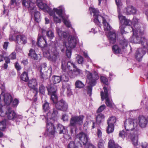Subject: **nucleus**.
I'll return each mask as SVG.
<instances>
[{
	"mask_svg": "<svg viewBox=\"0 0 148 148\" xmlns=\"http://www.w3.org/2000/svg\"><path fill=\"white\" fill-rule=\"evenodd\" d=\"M35 53V52L34 50L31 49L29 51V53L28 54V56H29L32 57Z\"/></svg>",
	"mask_w": 148,
	"mask_h": 148,
	"instance_id": "e2e57ef3",
	"label": "nucleus"
},
{
	"mask_svg": "<svg viewBox=\"0 0 148 148\" xmlns=\"http://www.w3.org/2000/svg\"><path fill=\"white\" fill-rule=\"evenodd\" d=\"M106 108V106L104 104L101 106L98 109L97 111V113H99L102 112Z\"/></svg>",
	"mask_w": 148,
	"mask_h": 148,
	"instance_id": "5fc2aeb1",
	"label": "nucleus"
},
{
	"mask_svg": "<svg viewBox=\"0 0 148 148\" xmlns=\"http://www.w3.org/2000/svg\"><path fill=\"white\" fill-rule=\"evenodd\" d=\"M119 18L121 23H123L125 19H126L125 16H123L119 14Z\"/></svg>",
	"mask_w": 148,
	"mask_h": 148,
	"instance_id": "8fccbe9b",
	"label": "nucleus"
},
{
	"mask_svg": "<svg viewBox=\"0 0 148 148\" xmlns=\"http://www.w3.org/2000/svg\"><path fill=\"white\" fill-rule=\"evenodd\" d=\"M116 121V119L115 117L112 116L110 117L107 120V124L110 125L114 126V124Z\"/></svg>",
	"mask_w": 148,
	"mask_h": 148,
	"instance_id": "2f4dec72",
	"label": "nucleus"
},
{
	"mask_svg": "<svg viewBox=\"0 0 148 148\" xmlns=\"http://www.w3.org/2000/svg\"><path fill=\"white\" fill-rule=\"evenodd\" d=\"M84 118V116L82 115L75 116L72 117L70 121V126L73 127L76 131L77 126L83 124Z\"/></svg>",
	"mask_w": 148,
	"mask_h": 148,
	"instance_id": "9d476101",
	"label": "nucleus"
},
{
	"mask_svg": "<svg viewBox=\"0 0 148 148\" xmlns=\"http://www.w3.org/2000/svg\"><path fill=\"white\" fill-rule=\"evenodd\" d=\"M63 21L64 24L68 27L71 26V25L70 22L68 21L64 18H63Z\"/></svg>",
	"mask_w": 148,
	"mask_h": 148,
	"instance_id": "603ef678",
	"label": "nucleus"
},
{
	"mask_svg": "<svg viewBox=\"0 0 148 148\" xmlns=\"http://www.w3.org/2000/svg\"><path fill=\"white\" fill-rule=\"evenodd\" d=\"M67 95L68 96H69L72 95V92L70 88L68 86L67 88Z\"/></svg>",
	"mask_w": 148,
	"mask_h": 148,
	"instance_id": "0e129e2a",
	"label": "nucleus"
},
{
	"mask_svg": "<svg viewBox=\"0 0 148 148\" xmlns=\"http://www.w3.org/2000/svg\"><path fill=\"white\" fill-rule=\"evenodd\" d=\"M77 141L75 140L74 141H71L70 142L67 146L68 148H77L79 146V144L76 143Z\"/></svg>",
	"mask_w": 148,
	"mask_h": 148,
	"instance_id": "c85d7f7f",
	"label": "nucleus"
},
{
	"mask_svg": "<svg viewBox=\"0 0 148 148\" xmlns=\"http://www.w3.org/2000/svg\"><path fill=\"white\" fill-rule=\"evenodd\" d=\"M124 125L125 128L127 131H129L132 134H134L132 131L134 130L136 132L134 134H137V131L138 123L136 119H126L124 122Z\"/></svg>",
	"mask_w": 148,
	"mask_h": 148,
	"instance_id": "1a4fd4ad",
	"label": "nucleus"
},
{
	"mask_svg": "<svg viewBox=\"0 0 148 148\" xmlns=\"http://www.w3.org/2000/svg\"><path fill=\"white\" fill-rule=\"evenodd\" d=\"M61 119L63 121H67L68 120V116L66 114H63L62 115Z\"/></svg>",
	"mask_w": 148,
	"mask_h": 148,
	"instance_id": "052dcab7",
	"label": "nucleus"
},
{
	"mask_svg": "<svg viewBox=\"0 0 148 148\" xmlns=\"http://www.w3.org/2000/svg\"><path fill=\"white\" fill-rule=\"evenodd\" d=\"M46 31L43 29H42V34H38L37 42L36 43L37 45L42 48L44 57H46Z\"/></svg>",
	"mask_w": 148,
	"mask_h": 148,
	"instance_id": "0eeeda50",
	"label": "nucleus"
},
{
	"mask_svg": "<svg viewBox=\"0 0 148 148\" xmlns=\"http://www.w3.org/2000/svg\"><path fill=\"white\" fill-rule=\"evenodd\" d=\"M107 36L110 43L114 44L115 42L116 39V35L115 31H113L109 32Z\"/></svg>",
	"mask_w": 148,
	"mask_h": 148,
	"instance_id": "a211bd4d",
	"label": "nucleus"
},
{
	"mask_svg": "<svg viewBox=\"0 0 148 148\" xmlns=\"http://www.w3.org/2000/svg\"><path fill=\"white\" fill-rule=\"evenodd\" d=\"M55 104L56 108L58 110L63 111H66L68 108L67 103L63 99H61L58 101V100L55 103L53 102Z\"/></svg>",
	"mask_w": 148,
	"mask_h": 148,
	"instance_id": "f8f14e48",
	"label": "nucleus"
},
{
	"mask_svg": "<svg viewBox=\"0 0 148 148\" xmlns=\"http://www.w3.org/2000/svg\"><path fill=\"white\" fill-rule=\"evenodd\" d=\"M60 7L61 8H60L59 9L54 8L53 10L56 12L57 14L60 17L63 19V18H64L62 15L63 9L62 8V6Z\"/></svg>",
	"mask_w": 148,
	"mask_h": 148,
	"instance_id": "473e14b6",
	"label": "nucleus"
},
{
	"mask_svg": "<svg viewBox=\"0 0 148 148\" xmlns=\"http://www.w3.org/2000/svg\"><path fill=\"white\" fill-rule=\"evenodd\" d=\"M104 141L102 140H100L98 143V146L99 148H104Z\"/></svg>",
	"mask_w": 148,
	"mask_h": 148,
	"instance_id": "3c124183",
	"label": "nucleus"
},
{
	"mask_svg": "<svg viewBox=\"0 0 148 148\" xmlns=\"http://www.w3.org/2000/svg\"><path fill=\"white\" fill-rule=\"evenodd\" d=\"M90 13H93L94 18V21L97 25H99L100 22L99 21V19L101 18L103 20V23L104 25L105 31H109L111 30V27L107 22L106 20L103 17L99 15V11L94 8H89Z\"/></svg>",
	"mask_w": 148,
	"mask_h": 148,
	"instance_id": "7ed1b4c3",
	"label": "nucleus"
},
{
	"mask_svg": "<svg viewBox=\"0 0 148 148\" xmlns=\"http://www.w3.org/2000/svg\"><path fill=\"white\" fill-rule=\"evenodd\" d=\"M48 95L51 96V99L53 102H56L58 97L57 94V88L55 85L51 86L50 88L47 89Z\"/></svg>",
	"mask_w": 148,
	"mask_h": 148,
	"instance_id": "ddd939ff",
	"label": "nucleus"
},
{
	"mask_svg": "<svg viewBox=\"0 0 148 148\" xmlns=\"http://www.w3.org/2000/svg\"><path fill=\"white\" fill-rule=\"evenodd\" d=\"M86 74L87 79L89 80L90 84L87 86V93L90 96L92 95V87L95 86L97 81L99 79V76L97 72L94 71L92 73L86 71Z\"/></svg>",
	"mask_w": 148,
	"mask_h": 148,
	"instance_id": "f03ea898",
	"label": "nucleus"
},
{
	"mask_svg": "<svg viewBox=\"0 0 148 148\" xmlns=\"http://www.w3.org/2000/svg\"><path fill=\"white\" fill-rule=\"evenodd\" d=\"M19 100L15 98L12 102V106L14 107H16L19 103Z\"/></svg>",
	"mask_w": 148,
	"mask_h": 148,
	"instance_id": "49530a36",
	"label": "nucleus"
},
{
	"mask_svg": "<svg viewBox=\"0 0 148 148\" xmlns=\"http://www.w3.org/2000/svg\"><path fill=\"white\" fill-rule=\"evenodd\" d=\"M16 42L18 44H25L27 42V39L25 37L22 35H18L16 36Z\"/></svg>",
	"mask_w": 148,
	"mask_h": 148,
	"instance_id": "aec40b11",
	"label": "nucleus"
},
{
	"mask_svg": "<svg viewBox=\"0 0 148 148\" xmlns=\"http://www.w3.org/2000/svg\"><path fill=\"white\" fill-rule=\"evenodd\" d=\"M108 125V126L106 130L108 134H109L110 133L112 132L114 130V126L110 125L109 124Z\"/></svg>",
	"mask_w": 148,
	"mask_h": 148,
	"instance_id": "4c0bfd02",
	"label": "nucleus"
},
{
	"mask_svg": "<svg viewBox=\"0 0 148 148\" xmlns=\"http://www.w3.org/2000/svg\"><path fill=\"white\" fill-rule=\"evenodd\" d=\"M58 54V53L56 51L53 52H51V54L49 52L47 51V58L51 61H55Z\"/></svg>",
	"mask_w": 148,
	"mask_h": 148,
	"instance_id": "6ab92c4d",
	"label": "nucleus"
},
{
	"mask_svg": "<svg viewBox=\"0 0 148 148\" xmlns=\"http://www.w3.org/2000/svg\"><path fill=\"white\" fill-rule=\"evenodd\" d=\"M23 6L28 8L32 16L34 15V20L37 23L40 21V15L39 12L36 10V8L34 4L32 2V0H22Z\"/></svg>",
	"mask_w": 148,
	"mask_h": 148,
	"instance_id": "f257e3e1",
	"label": "nucleus"
},
{
	"mask_svg": "<svg viewBox=\"0 0 148 148\" xmlns=\"http://www.w3.org/2000/svg\"><path fill=\"white\" fill-rule=\"evenodd\" d=\"M66 54L68 58H70L71 56V52L70 50L67 49L66 50Z\"/></svg>",
	"mask_w": 148,
	"mask_h": 148,
	"instance_id": "69168bd1",
	"label": "nucleus"
},
{
	"mask_svg": "<svg viewBox=\"0 0 148 148\" xmlns=\"http://www.w3.org/2000/svg\"><path fill=\"white\" fill-rule=\"evenodd\" d=\"M1 96L3 97V101L8 106L13 101V98L11 95L9 93L7 92Z\"/></svg>",
	"mask_w": 148,
	"mask_h": 148,
	"instance_id": "dca6fc26",
	"label": "nucleus"
},
{
	"mask_svg": "<svg viewBox=\"0 0 148 148\" xmlns=\"http://www.w3.org/2000/svg\"><path fill=\"white\" fill-rule=\"evenodd\" d=\"M119 136L123 139L125 138L126 139H130L134 146H136L138 145V135L136 134H132L125 129L120 131Z\"/></svg>",
	"mask_w": 148,
	"mask_h": 148,
	"instance_id": "6e6552de",
	"label": "nucleus"
},
{
	"mask_svg": "<svg viewBox=\"0 0 148 148\" xmlns=\"http://www.w3.org/2000/svg\"><path fill=\"white\" fill-rule=\"evenodd\" d=\"M104 92L102 91L101 92V96L102 101L106 99L105 103L106 105L110 108H112L114 105L112 99L110 88L109 86L103 87Z\"/></svg>",
	"mask_w": 148,
	"mask_h": 148,
	"instance_id": "423d86ee",
	"label": "nucleus"
},
{
	"mask_svg": "<svg viewBox=\"0 0 148 148\" xmlns=\"http://www.w3.org/2000/svg\"><path fill=\"white\" fill-rule=\"evenodd\" d=\"M75 86L76 88H81L84 86V84L80 80H77L75 82Z\"/></svg>",
	"mask_w": 148,
	"mask_h": 148,
	"instance_id": "72a5a7b5",
	"label": "nucleus"
},
{
	"mask_svg": "<svg viewBox=\"0 0 148 148\" xmlns=\"http://www.w3.org/2000/svg\"><path fill=\"white\" fill-rule=\"evenodd\" d=\"M6 127V124L4 121H2L0 122V130H4Z\"/></svg>",
	"mask_w": 148,
	"mask_h": 148,
	"instance_id": "a19ab883",
	"label": "nucleus"
},
{
	"mask_svg": "<svg viewBox=\"0 0 148 148\" xmlns=\"http://www.w3.org/2000/svg\"><path fill=\"white\" fill-rule=\"evenodd\" d=\"M65 64L66 63L65 61H62V70L65 71L66 70V68H65Z\"/></svg>",
	"mask_w": 148,
	"mask_h": 148,
	"instance_id": "338daca9",
	"label": "nucleus"
},
{
	"mask_svg": "<svg viewBox=\"0 0 148 148\" xmlns=\"http://www.w3.org/2000/svg\"><path fill=\"white\" fill-rule=\"evenodd\" d=\"M3 8L4 10L3 12V15H5V16H8V13L9 12V10H8V9H6L4 5H3Z\"/></svg>",
	"mask_w": 148,
	"mask_h": 148,
	"instance_id": "13d9d810",
	"label": "nucleus"
},
{
	"mask_svg": "<svg viewBox=\"0 0 148 148\" xmlns=\"http://www.w3.org/2000/svg\"><path fill=\"white\" fill-rule=\"evenodd\" d=\"M45 66L43 67V68H42V67L41 66H40L38 68V69L40 70V77L41 78H42L43 80L44 79V77H45V75L43 73V72H44L43 71L42 72V70H43V69H44V70H45Z\"/></svg>",
	"mask_w": 148,
	"mask_h": 148,
	"instance_id": "ea45409f",
	"label": "nucleus"
},
{
	"mask_svg": "<svg viewBox=\"0 0 148 148\" xmlns=\"http://www.w3.org/2000/svg\"><path fill=\"white\" fill-rule=\"evenodd\" d=\"M14 66L15 69L18 71H20L21 69V67L18 62H15L14 64Z\"/></svg>",
	"mask_w": 148,
	"mask_h": 148,
	"instance_id": "864d4df0",
	"label": "nucleus"
},
{
	"mask_svg": "<svg viewBox=\"0 0 148 148\" xmlns=\"http://www.w3.org/2000/svg\"><path fill=\"white\" fill-rule=\"evenodd\" d=\"M58 112L56 110L53 109L52 113L49 111L47 114V131L52 135L54 134L56 132L53 124L51 122H48L47 120L49 119L52 120L53 121L55 120Z\"/></svg>",
	"mask_w": 148,
	"mask_h": 148,
	"instance_id": "39448f33",
	"label": "nucleus"
},
{
	"mask_svg": "<svg viewBox=\"0 0 148 148\" xmlns=\"http://www.w3.org/2000/svg\"><path fill=\"white\" fill-rule=\"evenodd\" d=\"M121 47L122 49H124L125 47L127 46L128 45V42L125 39L121 41L120 43Z\"/></svg>",
	"mask_w": 148,
	"mask_h": 148,
	"instance_id": "58836bf2",
	"label": "nucleus"
},
{
	"mask_svg": "<svg viewBox=\"0 0 148 148\" xmlns=\"http://www.w3.org/2000/svg\"><path fill=\"white\" fill-rule=\"evenodd\" d=\"M36 4L40 8L46 10V4L44 3L41 0H36Z\"/></svg>",
	"mask_w": 148,
	"mask_h": 148,
	"instance_id": "5701e85b",
	"label": "nucleus"
},
{
	"mask_svg": "<svg viewBox=\"0 0 148 148\" xmlns=\"http://www.w3.org/2000/svg\"><path fill=\"white\" fill-rule=\"evenodd\" d=\"M0 90L1 91V93L0 95V97L1 99V96L4 93H5L6 91L5 87L4 84H2L1 86L0 87Z\"/></svg>",
	"mask_w": 148,
	"mask_h": 148,
	"instance_id": "c03bdc74",
	"label": "nucleus"
},
{
	"mask_svg": "<svg viewBox=\"0 0 148 148\" xmlns=\"http://www.w3.org/2000/svg\"><path fill=\"white\" fill-rule=\"evenodd\" d=\"M118 145L115 143L114 140H110L108 143V148H115Z\"/></svg>",
	"mask_w": 148,
	"mask_h": 148,
	"instance_id": "c9c22d12",
	"label": "nucleus"
},
{
	"mask_svg": "<svg viewBox=\"0 0 148 148\" xmlns=\"http://www.w3.org/2000/svg\"><path fill=\"white\" fill-rule=\"evenodd\" d=\"M39 90L40 93L44 95L45 93V87L44 86L41 85L39 87Z\"/></svg>",
	"mask_w": 148,
	"mask_h": 148,
	"instance_id": "de8ad7c7",
	"label": "nucleus"
},
{
	"mask_svg": "<svg viewBox=\"0 0 148 148\" xmlns=\"http://www.w3.org/2000/svg\"><path fill=\"white\" fill-rule=\"evenodd\" d=\"M146 52L142 48H139L136 51L135 54L136 59L139 61H140Z\"/></svg>",
	"mask_w": 148,
	"mask_h": 148,
	"instance_id": "f3484780",
	"label": "nucleus"
},
{
	"mask_svg": "<svg viewBox=\"0 0 148 148\" xmlns=\"http://www.w3.org/2000/svg\"><path fill=\"white\" fill-rule=\"evenodd\" d=\"M3 103V100L1 99L0 97V116L2 117L5 116L10 120H15L16 114L14 111L12 110L9 106L6 107L5 111H3L2 108Z\"/></svg>",
	"mask_w": 148,
	"mask_h": 148,
	"instance_id": "20e7f679",
	"label": "nucleus"
},
{
	"mask_svg": "<svg viewBox=\"0 0 148 148\" xmlns=\"http://www.w3.org/2000/svg\"><path fill=\"white\" fill-rule=\"evenodd\" d=\"M52 79L53 82L54 84L58 83L61 81L60 77L58 76H53Z\"/></svg>",
	"mask_w": 148,
	"mask_h": 148,
	"instance_id": "f704fd0d",
	"label": "nucleus"
},
{
	"mask_svg": "<svg viewBox=\"0 0 148 148\" xmlns=\"http://www.w3.org/2000/svg\"><path fill=\"white\" fill-rule=\"evenodd\" d=\"M127 15L134 14H136V10L132 5H129L126 7L124 10Z\"/></svg>",
	"mask_w": 148,
	"mask_h": 148,
	"instance_id": "412c9836",
	"label": "nucleus"
},
{
	"mask_svg": "<svg viewBox=\"0 0 148 148\" xmlns=\"http://www.w3.org/2000/svg\"><path fill=\"white\" fill-rule=\"evenodd\" d=\"M53 20L56 23H61V19L59 18L57 16H53Z\"/></svg>",
	"mask_w": 148,
	"mask_h": 148,
	"instance_id": "4d7b16f0",
	"label": "nucleus"
},
{
	"mask_svg": "<svg viewBox=\"0 0 148 148\" xmlns=\"http://www.w3.org/2000/svg\"><path fill=\"white\" fill-rule=\"evenodd\" d=\"M37 85V82L35 79H32L29 81L28 83V86L32 88L35 87Z\"/></svg>",
	"mask_w": 148,
	"mask_h": 148,
	"instance_id": "cd10ccee",
	"label": "nucleus"
},
{
	"mask_svg": "<svg viewBox=\"0 0 148 148\" xmlns=\"http://www.w3.org/2000/svg\"><path fill=\"white\" fill-rule=\"evenodd\" d=\"M131 26H127L125 27L124 25H122L120 27V29L121 31V32L122 34H124L127 33H128V32L127 31H125V30H126L127 29H130V30H132V29L130 28Z\"/></svg>",
	"mask_w": 148,
	"mask_h": 148,
	"instance_id": "c756f323",
	"label": "nucleus"
},
{
	"mask_svg": "<svg viewBox=\"0 0 148 148\" xmlns=\"http://www.w3.org/2000/svg\"><path fill=\"white\" fill-rule=\"evenodd\" d=\"M84 147H86V148H96L93 145L88 143L86 145V146Z\"/></svg>",
	"mask_w": 148,
	"mask_h": 148,
	"instance_id": "774afa93",
	"label": "nucleus"
},
{
	"mask_svg": "<svg viewBox=\"0 0 148 148\" xmlns=\"http://www.w3.org/2000/svg\"><path fill=\"white\" fill-rule=\"evenodd\" d=\"M56 31L60 37L64 38L67 37V33L65 32L61 31L59 28L57 27L56 28Z\"/></svg>",
	"mask_w": 148,
	"mask_h": 148,
	"instance_id": "b1692460",
	"label": "nucleus"
},
{
	"mask_svg": "<svg viewBox=\"0 0 148 148\" xmlns=\"http://www.w3.org/2000/svg\"><path fill=\"white\" fill-rule=\"evenodd\" d=\"M9 58L10 59L14 60L16 58V53L15 52H12L10 55L9 56Z\"/></svg>",
	"mask_w": 148,
	"mask_h": 148,
	"instance_id": "bf43d9fd",
	"label": "nucleus"
},
{
	"mask_svg": "<svg viewBox=\"0 0 148 148\" xmlns=\"http://www.w3.org/2000/svg\"><path fill=\"white\" fill-rule=\"evenodd\" d=\"M32 90L33 91V92L34 94V97H36L38 93V89L36 87L33 88H32Z\"/></svg>",
	"mask_w": 148,
	"mask_h": 148,
	"instance_id": "680f3d73",
	"label": "nucleus"
},
{
	"mask_svg": "<svg viewBox=\"0 0 148 148\" xmlns=\"http://www.w3.org/2000/svg\"><path fill=\"white\" fill-rule=\"evenodd\" d=\"M57 129L56 132H58L60 134L64 133V132L65 131L64 127L60 124H58L57 125Z\"/></svg>",
	"mask_w": 148,
	"mask_h": 148,
	"instance_id": "a878e982",
	"label": "nucleus"
},
{
	"mask_svg": "<svg viewBox=\"0 0 148 148\" xmlns=\"http://www.w3.org/2000/svg\"><path fill=\"white\" fill-rule=\"evenodd\" d=\"M61 81L63 82H67L69 80V77L68 76L64 74L62 75L61 77Z\"/></svg>",
	"mask_w": 148,
	"mask_h": 148,
	"instance_id": "09e8293b",
	"label": "nucleus"
},
{
	"mask_svg": "<svg viewBox=\"0 0 148 148\" xmlns=\"http://www.w3.org/2000/svg\"><path fill=\"white\" fill-rule=\"evenodd\" d=\"M76 60L79 64H82L84 61L83 57L79 55L76 57Z\"/></svg>",
	"mask_w": 148,
	"mask_h": 148,
	"instance_id": "79ce46f5",
	"label": "nucleus"
},
{
	"mask_svg": "<svg viewBox=\"0 0 148 148\" xmlns=\"http://www.w3.org/2000/svg\"><path fill=\"white\" fill-rule=\"evenodd\" d=\"M20 78L23 81L27 82L29 80L28 73L26 71L23 72L20 76Z\"/></svg>",
	"mask_w": 148,
	"mask_h": 148,
	"instance_id": "393cba45",
	"label": "nucleus"
},
{
	"mask_svg": "<svg viewBox=\"0 0 148 148\" xmlns=\"http://www.w3.org/2000/svg\"><path fill=\"white\" fill-rule=\"evenodd\" d=\"M113 52L114 53H119L121 52V49L116 45H115L112 47Z\"/></svg>",
	"mask_w": 148,
	"mask_h": 148,
	"instance_id": "e433bc0d",
	"label": "nucleus"
},
{
	"mask_svg": "<svg viewBox=\"0 0 148 148\" xmlns=\"http://www.w3.org/2000/svg\"><path fill=\"white\" fill-rule=\"evenodd\" d=\"M100 79L101 82H102L103 84L107 85L108 84V80L107 78L103 76H101L100 77Z\"/></svg>",
	"mask_w": 148,
	"mask_h": 148,
	"instance_id": "37998d69",
	"label": "nucleus"
},
{
	"mask_svg": "<svg viewBox=\"0 0 148 148\" xmlns=\"http://www.w3.org/2000/svg\"><path fill=\"white\" fill-rule=\"evenodd\" d=\"M66 66L69 70L71 71L76 66L75 64L71 61L68 62L67 63Z\"/></svg>",
	"mask_w": 148,
	"mask_h": 148,
	"instance_id": "bb28decb",
	"label": "nucleus"
},
{
	"mask_svg": "<svg viewBox=\"0 0 148 148\" xmlns=\"http://www.w3.org/2000/svg\"><path fill=\"white\" fill-rule=\"evenodd\" d=\"M123 23L125 25H128V26H132L130 25L132 24V23L129 20L126 19Z\"/></svg>",
	"mask_w": 148,
	"mask_h": 148,
	"instance_id": "6e6d98bb",
	"label": "nucleus"
},
{
	"mask_svg": "<svg viewBox=\"0 0 148 148\" xmlns=\"http://www.w3.org/2000/svg\"><path fill=\"white\" fill-rule=\"evenodd\" d=\"M76 39L73 36H70L68 39L67 42H65L64 44L66 48H74L76 46Z\"/></svg>",
	"mask_w": 148,
	"mask_h": 148,
	"instance_id": "4468645a",
	"label": "nucleus"
},
{
	"mask_svg": "<svg viewBox=\"0 0 148 148\" xmlns=\"http://www.w3.org/2000/svg\"><path fill=\"white\" fill-rule=\"evenodd\" d=\"M104 115L102 114H99L97 115L96 118V122L98 123H100L104 120Z\"/></svg>",
	"mask_w": 148,
	"mask_h": 148,
	"instance_id": "7c9ffc66",
	"label": "nucleus"
},
{
	"mask_svg": "<svg viewBox=\"0 0 148 148\" xmlns=\"http://www.w3.org/2000/svg\"><path fill=\"white\" fill-rule=\"evenodd\" d=\"M72 71V76L73 77L82 75L83 73L82 70L78 68L77 66L73 69Z\"/></svg>",
	"mask_w": 148,
	"mask_h": 148,
	"instance_id": "4be33fe9",
	"label": "nucleus"
},
{
	"mask_svg": "<svg viewBox=\"0 0 148 148\" xmlns=\"http://www.w3.org/2000/svg\"><path fill=\"white\" fill-rule=\"evenodd\" d=\"M47 36L50 39H52L54 36L53 33L51 31H49L47 32Z\"/></svg>",
	"mask_w": 148,
	"mask_h": 148,
	"instance_id": "a18cd8bd",
	"label": "nucleus"
},
{
	"mask_svg": "<svg viewBox=\"0 0 148 148\" xmlns=\"http://www.w3.org/2000/svg\"><path fill=\"white\" fill-rule=\"evenodd\" d=\"M138 121L139 126L141 128H145L147 126L148 123V117L147 118L144 116H140Z\"/></svg>",
	"mask_w": 148,
	"mask_h": 148,
	"instance_id": "2eb2a0df",
	"label": "nucleus"
},
{
	"mask_svg": "<svg viewBox=\"0 0 148 148\" xmlns=\"http://www.w3.org/2000/svg\"><path fill=\"white\" fill-rule=\"evenodd\" d=\"M89 140L88 136L83 132H81L78 134L75 139V140L78 141V144H79L81 147H82V143L84 146H86Z\"/></svg>",
	"mask_w": 148,
	"mask_h": 148,
	"instance_id": "9b49d317",
	"label": "nucleus"
}]
</instances>
